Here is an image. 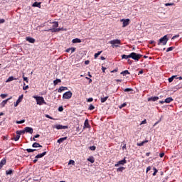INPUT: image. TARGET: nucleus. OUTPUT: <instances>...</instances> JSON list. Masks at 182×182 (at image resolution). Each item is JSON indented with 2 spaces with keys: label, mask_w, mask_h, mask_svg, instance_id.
<instances>
[{
  "label": "nucleus",
  "mask_w": 182,
  "mask_h": 182,
  "mask_svg": "<svg viewBox=\"0 0 182 182\" xmlns=\"http://www.w3.org/2000/svg\"><path fill=\"white\" fill-rule=\"evenodd\" d=\"M75 50H76V48H68L65 52H67L68 53H69V52L71 51V53H73V52H75Z\"/></svg>",
  "instance_id": "a211bd4d"
},
{
  "label": "nucleus",
  "mask_w": 182,
  "mask_h": 182,
  "mask_svg": "<svg viewBox=\"0 0 182 182\" xmlns=\"http://www.w3.org/2000/svg\"><path fill=\"white\" fill-rule=\"evenodd\" d=\"M84 127L86 129H89L90 127V125L89 124L88 119H85V123H84Z\"/></svg>",
  "instance_id": "2eb2a0df"
},
{
  "label": "nucleus",
  "mask_w": 182,
  "mask_h": 182,
  "mask_svg": "<svg viewBox=\"0 0 182 182\" xmlns=\"http://www.w3.org/2000/svg\"><path fill=\"white\" fill-rule=\"evenodd\" d=\"M174 3H166L165 4V6H173Z\"/></svg>",
  "instance_id": "a19ab883"
},
{
  "label": "nucleus",
  "mask_w": 182,
  "mask_h": 182,
  "mask_svg": "<svg viewBox=\"0 0 182 182\" xmlns=\"http://www.w3.org/2000/svg\"><path fill=\"white\" fill-rule=\"evenodd\" d=\"M174 49V47H169L166 49V52H171Z\"/></svg>",
  "instance_id": "79ce46f5"
},
{
  "label": "nucleus",
  "mask_w": 182,
  "mask_h": 182,
  "mask_svg": "<svg viewBox=\"0 0 182 182\" xmlns=\"http://www.w3.org/2000/svg\"><path fill=\"white\" fill-rule=\"evenodd\" d=\"M178 35H177V36H174L173 38H172V39H176V38H178Z\"/></svg>",
  "instance_id": "338daca9"
},
{
  "label": "nucleus",
  "mask_w": 182,
  "mask_h": 182,
  "mask_svg": "<svg viewBox=\"0 0 182 182\" xmlns=\"http://www.w3.org/2000/svg\"><path fill=\"white\" fill-rule=\"evenodd\" d=\"M68 164H70H70H73V166H74V165H75V161H73V160H70Z\"/></svg>",
  "instance_id": "8fccbe9b"
},
{
  "label": "nucleus",
  "mask_w": 182,
  "mask_h": 182,
  "mask_svg": "<svg viewBox=\"0 0 182 182\" xmlns=\"http://www.w3.org/2000/svg\"><path fill=\"white\" fill-rule=\"evenodd\" d=\"M65 89V87L62 86V87H60V88L58 89V93H62V92H63V90Z\"/></svg>",
  "instance_id": "58836bf2"
},
{
  "label": "nucleus",
  "mask_w": 182,
  "mask_h": 182,
  "mask_svg": "<svg viewBox=\"0 0 182 182\" xmlns=\"http://www.w3.org/2000/svg\"><path fill=\"white\" fill-rule=\"evenodd\" d=\"M32 147L37 149L38 147H42V145H40L39 143L35 142L33 144Z\"/></svg>",
  "instance_id": "aec40b11"
},
{
  "label": "nucleus",
  "mask_w": 182,
  "mask_h": 182,
  "mask_svg": "<svg viewBox=\"0 0 182 182\" xmlns=\"http://www.w3.org/2000/svg\"><path fill=\"white\" fill-rule=\"evenodd\" d=\"M68 137L65 136L63 138H60L57 141L58 143H59V144H60V143H63V141H65V140H67Z\"/></svg>",
  "instance_id": "f3484780"
},
{
  "label": "nucleus",
  "mask_w": 182,
  "mask_h": 182,
  "mask_svg": "<svg viewBox=\"0 0 182 182\" xmlns=\"http://www.w3.org/2000/svg\"><path fill=\"white\" fill-rule=\"evenodd\" d=\"M33 8H41V2L36 1L32 4Z\"/></svg>",
  "instance_id": "4468645a"
},
{
  "label": "nucleus",
  "mask_w": 182,
  "mask_h": 182,
  "mask_svg": "<svg viewBox=\"0 0 182 182\" xmlns=\"http://www.w3.org/2000/svg\"><path fill=\"white\" fill-rule=\"evenodd\" d=\"M12 173H14V170H12V169H9V170L6 171V176H11V174H12Z\"/></svg>",
  "instance_id": "393cba45"
},
{
  "label": "nucleus",
  "mask_w": 182,
  "mask_h": 182,
  "mask_svg": "<svg viewBox=\"0 0 182 182\" xmlns=\"http://www.w3.org/2000/svg\"><path fill=\"white\" fill-rule=\"evenodd\" d=\"M109 43L112 45V48H119L120 46L119 45L122 44V41H120V40L119 39H115V40L110 41Z\"/></svg>",
  "instance_id": "f03ea898"
},
{
  "label": "nucleus",
  "mask_w": 182,
  "mask_h": 182,
  "mask_svg": "<svg viewBox=\"0 0 182 182\" xmlns=\"http://www.w3.org/2000/svg\"><path fill=\"white\" fill-rule=\"evenodd\" d=\"M121 22H122V28H126V26H128V25L130 23V19L122 18L121 19Z\"/></svg>",
  "instance_id": "39448f33"
},
{
  "label": "nucleus",
  "mask_w": 182,
  "mask_h": 182,
  "mask_svg": "<svg viewBox=\"0 0 182 182\" xmlns=\"http://www.w3.org/2000/svg\"><path fill=\"white\" fill-rule=\"evenodd\" d=\"M142 56H143V55L137 54L136 53H130V58L132 59H133L134 60H136L137 62H139V60H140V58H141Z\"/></svg>",
  "instance_id": "20e7f679"
},
{
  "label": "nucleus",
  "mask_w": 182,
  "mask_h": 182,
  "mask_svg": "<svg viewBox=\"0 0 182 182\" xmlns=\"http://www.w3.org/2000/svg\"><path fill=\"white\" fill-rule=\"evenodd\" d=\"M87 160V161H90V163H95V157L93 156H90Z\"/></svg>",
  "instance_id": "b1692460"
},
{
  "label": "nucleus",
  "mask_w": 182,
  "mask_h": 182,
  "mask_svg": "<svg viewBox=\"0 0 182 182\" xmlns=\"http://www.w3.org/2000/svg\"><path fill=\"white\" fill-rule=\"evenodd\" d=\"M124 167H119V168H117V172H122L123 171V170H124Z\"/></svg>",
  "instance_id": "4c0bfd02"
},
{
  "label": "nucleus",
  "mask_w": 182,
  "mask_h": 182,
  "mask_svg": "<svg viewBox=\"0 0 182 182\" xmlns=\"http://www.w3.org/2000/svg\"><path fill=\"white\" fill-rule=\"evenodd\" d=\"M105 70H106V68L102 67V71L103 72V73H105Z\"/></svg>",
  "instance_id": "e2e57ef3"
},
{
  "label": "nucleus",
  "mask_w": 182,
  "mask_h": 182,
  "mask_svg": "<svg viewBox=\"0 0 182 182\" xmlns=\"http://www.w3.org/2000/svg\"><path fill=\"white\" fill-rule=\"evenodd\" d=\"M127 161H126V159H124L123 160L119 161L117 164L114 165L115 167H119V166H124Z\"/></svg>",
  "instance_id": "0eeeda50"
},
{
  "label": "nucleus",
  "mask_w": 182,
  "mask_h": 182,
  "mask_svg": "<svg viewBox=\"0 0 182 182\" xmlns=\"http://www.w3.org/2000/svg\"><path fill=\"white\" fill-rule=\"evenodd\" d=\"M19 139H21V135L17 134V135L16 136V137H14V140L15 141H18V140H19Z\"/></svg>",
  "instance_id": "c9c22d12"
},
{
  "label": "nucleus",
  "mask_w": 182,
  "mask_h": 182,
  "mask_svg": "<svg viewBox=\"0 0 182 182\" xmlns=\"http://www.w3.org/2000/svg\"><path fill=\"white\" fill-rule=\"evenodd\" d=\"M90 150H92L93 151H95V150H96V146H92L90 147Z\"/></svg>",
  "instance_id": "603ef678"
},
{
  "label": "nucleus",
  "mask_w": 182,
  "mask_h": 182,
  "mask_svg": "<svg viewBox=\"0 0 182 182\" xmlns=\"http://www.w3.org/2000/svg\"><path fill=\"white\" fill-rule=\"evenodd\" d=\"M46 151L43 152L42 154H38L35 156V159H42L44 156H46Z\"/></svg>",
  "instance_id": "9b49d317"
},
{
  "label": "nucleus",
  "mask_w": 182,
  "mask_h": 182,
  "mask_svg": "<svg viewBox=\"0 0 182 182\" xmlns=\"http://www.w3.org/2000/svg\"><path fill=\"white\" fill-rule=\"evenodd\" d=\"M22 99H23V95H21L16 100V103L14 104V107H16V106H18V105H19L21 102H22Z\"/></svg>",
  "instance_id": "1a4fd4ad"
},
{
  "label": "nucleus",
  "mask_w": 182,
  "mask_h": 182,
  "mask_svg": "<svg viewBox=\"0 0 182 182\" xmlns=\"http://www.w3.org/2000/svg\"><path fill=\"white\" fill-rule=\"evenodd\" d=\"M70 97H72V92L70 91L65 92L63 95V99L68 100V99H70Z\"/></svg>",
  "instance_id": "423d86ee"
},
{
  "label": "nucleus",
  "mask_w": 182,
  "mask_h": 182,
  "mask_svg": "<svg viewBox=\"0 0 182 182\" xmlns=\"http://www.w3.org/2000/svg\"><path fill=\"white\" fill-rule=\"evenodd\" d=\"M80 42H82V40L80 38L73 39V43H80Z\"/></svg>",
  "instance_id": "4be33fe9"
},
{
  "label": "nucleus",
  "mask_w": 182,
  "mask_h": 182,
  "mask_svg": "<svg viewBox=\"0 0 182 182\" xmlns=\"http://www.w3.org/2000/svg\"><path fill=\"white\" fill-rule=\"evenodd\" d=\"M33 98L36 99V103L37 105H39V106H42V105H46V102L45 101L43 97L33 96Z\"/></svg>",
  "instance_id": "f257e3e1"
},
{
  "label": "nucleus",
  "mask_w": 182,
  "mask_h": 182,
  "mask_svg": "<svg viewBox=\"0 0 182 182\" xmlns=\"http://www.w3.org/2000/svg\"><path fill=\"white\" fill-rule=\"evenodd\" d=\"M122 59H129V58H130V54L128 55L124 54V55H122Z\"/></svg>",
  "instance_id": "72a5a7b5"
},
{
  "label": "nucleus",
  "mask_w": 182,
  "mask_h": 182,
  "mask_svg": "<svg viewBox=\"0 0 182 182\" xmlns=\"http://www.w3.org/2000/svg\"><path fill=\"white\" fill-rule=\"evenodd\" d=\"M53 29H55V28H58L59 26V23L58 21L53 22Z\"/></svg>",
  "instance_id": "5701e85b"
},
{
  "label": "nucleus",
  "mask_w": 182,
  "mask_h": 182,
  "mask_svg": "<svg viewBox=\"0 0 182 182\" xmlns=\"http://www.w3.org/2000/svg\"><path fill=\"white\" fill-rule=\"evenodd\" d=\"M23 79L24 82H26V83H28V77H25L24 75H23Z\"/></svg>",
  "instance_id": "3c124183"
},
{
  "label": "nucleus",
  "mask_w": 182,
  "mask_h": 182,
  "mask_svg": "<svg viewBox=\"0 0 182 182\" xmlns=\"http://www.w3.org/2000/svg\"><path fill=\"white\" fill-rule=\"evenodd\" d=\"M25 133H30V134H32L33 133V129L32 127H26L24 129Z\"/></svg>",
  "instance_id": "6e6552de"
},
{
  "label": "nucleus",
  "mask_w": 182,
  "mask_h": 182,
  "mask_svg": "<svg viewBox=\"0 0 182 182\" xmlns=\"http://www.w3.org/2000/svg\"><path fill=\"white\" fill-rule=\"evenodd\" d=\"M55 129H57V130H62V129H68V126L57 124L55 125Z\"/></svg>",
  "instance_id": "9d476101"
},
{
  "label": "nucleus",
  "mask_w": 182,
  "mask_h": 182,
  "mask_svg": "<svg viewBox=\"0 0 182 182\" xmlns=\"http://www.w3.org/2000/svg\"><path fill=\"white\" fill-rule=\"evenodd\" d=\"M50 32H59L60 31H62V28H51L50 29Z\"/></svg>",
  "instance_id": "bb28decb"
},
{
  "label": "nucleus",
  "mask_w": 182,
  "mask_h": 182,
  "mask_svg": "<svg viewBox=\"0 0 182 182\" xmlns=\"http://www.w3.org/2000/svg\"><path fill=\"white\" fill-rule=\"evenodd\" d=\"M95 109V106L93 105H90L89 110H93Z\"/></svg>",
  "instance_id": "a18cd8bd"
},
{
  "label": "nucleus",
  "mask_w": 182,
  "mask_h": 182,
  "mask_svg": "<svg viewBox=\"0 0 182 182\" xmlns=\"http://www.w3.org/2000/svg\"><path fill=\"white\" fill-rule=\"evenodd\" d=\"M6 96H8V95H6V94L0 95V97H1V99H5V97H6Z\"/></svg>",
  "instance_id": "49530a36"
},
{
  "label": "nucleus",
  "mask_w": 182,
  "mask_h": 182,
  "mask_svg": "<svg viewBox=\"0 0 182 182\" xmlns=\"http://www.w3.org/2000/svg\"><path fill=\"white\" fill-rule=\"evenodd\" d=\"M159 157H161V158L164 157V153H161V154H159Z\"/></svg>",
  "instance_id": "052dcab7"
},
{
  "label": "nucleus",
  "mask_w": 182,
  "mask_h": 182,
  "mask_svg": "<svg viewBox=\"0 0 182 182\" xmlns=\"http://www.w3.org/2000/svg\"><path fill=\"white\" fill-rule=\"evenodd\" d=\"M102 51H98L97 53L95 54V59H96L97 58H98L100 56V55H101Z\"/></svg>",
  "instance_id": "f704fd0d"
},
{
  "label": "nucleus",
  "mask_w": 182,
  "mask_h": 182,
  "mask_svg": "<svg viewBox=\"0 0 182 182\" xmlns=\"http://www.w3.org/2000/svg\"><path fill=\"white\" fill-rule=\"evenodd\" d=\"M34 137H35L36 139H38V138L41 137V135L36 134V135L34 136Z\"/></svg>",
  "instance_id": "69168bd1"
},
{
  "label": "nucleus",
  "mask_w": 182,
  "mask_h": 182,
  "mask_svg": "<svg viewBox=\"0 0 182 182\" xmlns=\"http://www.w3.org/2000/svg\"><path fill=\"white\" fill-rule=\"evenodd\" d=\"M174 77H177V75H173L168 78L169 83H171V82H173V80H174Z\"/></svg>",
  "instance_id": "473e14b6"
},
{
  "label": "nucleus",
  "mask_w": 182,
  "mask_h": 182,
  "mask_svg": "<svg viewBox=\"0 0 182 182\" xmlns=\"http://www.w3.org/2000/svg\"><path fill=\"white\" fill-rule=\"evenodd\" d=\"M116 72H117V68L111 71V73H115Z\"/></svg>",
  "instance_id": "680f3d73"
},
{
  "label": "nucleus",
  "mask_w": 182,
  "mask_h": 182,
  "mask_svg": "<svg viewBox=\"0 0 182 182\" xmlns=\"http://www.w3.org/2000/svg\"><path fill=\"white\" fill-rule=\"evenodd\" d=\"M60 82H62L60 79H56L55 80L53 81L54 86H56V85H58V83H60Z\"/></svg>",
  "instance_id": "cd10ccee"
},
{
  "label": "nucleus",
  "mask_w": 182,
  "mask_h": 182,
  "mask_svg": "<svg viewBox=\"0 0 182 182\" xmlns=\"http://www.w3.org/2000/svg\"><path fill=\"white\" fill-rule=\"evenodd\" d=\"M150 170H151V166H148L146 168V173H149V171H150Z\"/></svg>",
  "instance_id": "864d4df0"
},
{
  "label": "nucleus",
  "mask_w": 182,
  "mask_h": 182,
  "mask_svg": "<svg viewBox=\"0 0 182 182\" xmlns=\"http://www.w3.org/2000/svg\"><path fill=\"white\" fill-rule=\"evenodd\" d=\"M87 102H93V98L90 97L87 100Z\"/></svg>",
  "instance_id": "0e129e2a"
},
{
  "label": "nucleus",
  "mask_w": 182,
  "mask_h": 182,
  "mask_svg": "<svg viewBox=\"0 0 182 182\" xmlns=\"http://www.w3.org/2000/svg\"><path fill=\"white\" fill-rule=\"evenodd\" d=\"M58 112H63V107H60L58 108Z\"/></svg>",
  "instance_id": "13d9d810"
},
{
  "label": "nucleus",
  "mask_w": 182,
  "mask_h": 182,
  "mask_svg": "<svg viewBox=\"0 0 182 182\" xmlns=\"http://www.w3.org/2000/svg\"><path fill=\"white\" fill-rule=\"evenodd\" d=\"M107 99H109V96H107L105 97H101V103H105V102H106Z\"/></svg>",
  "instance_id": "2f4dec72"
},
{
  "label": "nucleus",
  "mask_w": 182,
  "mask_h": 182,
  "mask_svg": "<svg viewBox=\"0 0 182 182\" xmlns=\"http://www.w3.org/2000/svg\"><path fill=\"white\" fill-rule=\"evenodd\" d=\"M11 98H9V99H7V100H4L1 103V106L4 107H5V105H6V103H8V101L10 100Z\"/></svg>",
  "instance_id": "c756f323"
},
{
  "label": "nucleus",
  "mask_w": 182,
  "mask_h": 182,
  "mask_svg": "<svg viewBox=\"0 0 182 182\" xmlns=\"http://www.w3.org/2000/svg\"><path fill=\"white\" fill-rule=\"evenodd\" d=\"M28 89H29V86H28V85H26V86L23 87V90H28Z\"/></svg>",
  "instance_id": "5fc2aeb1"
},
{
  "label": "nucleus",
  "mask_w": 182,
  "mask_h": 182,
  "mask_svg": "<svg viewBox=\"0 0 182 182\" xmlns=\"http://www.w3.org/2000/svg\"><path fill=\"white\" fill-rule=\"evenodd\" d=\"M124 149H126V144H124V146H122V149L124 150Z\"/></svg>",
  "instance_id": "774afa93"
},
{
  "label": "nucleus",
  "mask_w": 182,
  "mask_h": 182,
  "mask_svg": "<svg viewBox=\"0 0 182 182\" xmlns=\"http://www.w3.org/2000/svg\"><path fill=\"white\" fill-rule=\"evenodd\" d=\"M173 98L169 97L166 98L164 100V102H165V103H171V102H173Z\"/></svg>",
  "instance_id": "412c9836"
},
{
  "label": "nucleus",
  "mask_w": 182,
  "mask_h": 182,
  "mask_svg": "<svg viewBox=\"0 0 182 182\" xmlns=\"http://www.w3.org/2000/svg\"><path fill=\"white\" fill-rule=\"evenodd\" d=\"M124 92H133V89L132 88H126L124 90Z\"/></svg>",
  "instance_id": "37998d69"
},
{
  "label": "nucleus",
  "mask_w": 182,
  "mask_h": 182,
  "mask_svg": "<svg viewBox=\"0 0 182 182\" xmlns=\"http://www.w3.org/2000/svg\"><path fill=\"white\" fill-rule=\"evenodd\" d=\"M147 123V122L146 121V119L143 120L141 122V124H146Z\"/></svg>",
  "instance_id": "4d7b16f0"
},
{
  "label": "nucleus",
  "mask_w": 182,
  "mask_h": 182,
  "mask_svg": "<svg viewBox=\"0 0 182 182\" xmlns=\"http://www.w3.org/2000/svg\"><path fill=\"white\" fill-rule=\"evenodd\" d=\"M25 122V119H22L21 121H16V123L17 124H22V123H23Z\"/></svg>",
  "instance_id": "ea45409f"
},
{
  "label": "nucleus",
  "mask_w": 182,
  "mask_h": 182,
  "mask_svg": "<svg viewBox=\"0 0 182 182\" xmlns=\"http://www.w3.org/2000/svg\"><path fill=\"white\" fill-rule=\"evenodd\" d=\"M46 117H47V119H50L51 120H55V118L50 117L49 114H46Z\"/></svg>",
  "instance_id": "c03bdc74"
},
{
  "label": "nucleus",
  "mask_w": 182,
  "mask_h": 182,
  "mask_svg": "<svg viewBox=\"0 0 182 182\" xmlns=\"http://www.w3.org/2000/svg\"><path fill=\"white\" fill-rule=\"evenodd\" d=\"M26 151L28 153H33V151H36V149H27Z\"/></svg>",
  "instance_id": "e433bc0d"
},
{
  "label": "nucleus",
  "mask_w": 182,
  "mask_h": 182,
  "mask_svg": "<svg viewBox=\"0 0 182 182\" xmlns=\"http://www.w3.org/2000/svg\"><path fill=\"white\" fill-rule=\"evenodd\" d=\"M16 134H18L21 136V134H25V130H20V131H16Z\"/></svg>",
  "instance_id": "c85d7f7f"
},
{
  "label": "nucleus",
  "mask_w": 182,
  "mask_h": 182,
  "mask_svg": "<svg viewBox=\"0 0 182 182\" xmlns=\"http://www.w3.org/2000/svg\"><path fill=\"white\" fill-rule=\"evenodd\" d=\"M154 172L153 173V176H156L159 171L156 168H154Z\"/></svg>",
  "instance_id": "09e8293b"
},
{
  "label": "nucleus",
  "mask_w": 182,
  "mask_h": 182,
  "mask_svg": "<svg viewBox=\"0 0 182 182\" xmlns=\"http://www.w3.org/2000/svg\"><path fill=\"white\" fill-rule=\"evenodd\" d=\"M89 63H90V60H85V65H89Z\"/></svg>",
  "instance_id": "bf43d9fd"
},
{
  "label": "nucleus",
  "mask_w": 182,
  "mask_h": 182,
  "mask_svg": "<svg viewBox=\"0 0 182 182\" xmlns=\"http://www.w3.org/2000/svg\"><path fill=\"white\" fill-rule=\"evenodd\" d=\"M126 106H127V104H126L125 102L122 104L121 106L119 107V109H122V107H126Z\"/></svg>",
  "instance_id": "de8ad7c7"
},
{
  "label": "nucleus",
  "mask_w": 182,
  "mask_h": 182,
  "mask_svg": "<svg viewBox=\"0 0 182 182\" xmlns=\"http://www.w3.org/2000/svg\"><path fill=\"white\" fill-rule=\"evenodd\" d=\"M26 41H27V42H29V43H35L36 40L32 37H26Z\"/></svg>",
  "instance_id": "f8f14e48"
},
{
  "label": "nucleus",
  "mask_w": 182,
  "mask_h": 182,
  "mask_svg": "<svg viewBox=\"0 0 182 182\" xmlns=\"http://www.w3.org/2000/svg\"><path fill=\"white\" fill-rule=\"evenodd\" d=\"M156 100H159V97H151L148 98V102H156Z\"/></svg>",
  "instance_id": "ddd939ff"
},
{
  "label": "nucleus",
  "mask_w": 182,
  "mask_h": 182,
  "mask_svg": "<svg viewBox=\"0 0 182 182\" xmlns=\"http://www.w3.org/2000/svg\"><path fill=\"white\" fill-rule=\"evenodd\" d=\"M121 75H123V76H126V75H130V73L129 72V70H126L122 71L121 73Z\"/></svg>",
  "instance_id": "a878e982"
},
{
  "label": "nucleus",
  "mask_w": 182,
  "mask_h": 182,
  "mask_svg": "<svg viewBox=\"0 0 182 182\" xmlns=\"http://www.w3.org/2000/svg\"><path fill=\"white\" fill-rule=\"evenodd\" d=\"M12 80H16V78H14V77H9L7 80H6V82H12Z\"/></svg>",
  "instance_id": "7c9ffc66"
},
{
  "label": "nucleus",
  "mask_w": 182,
  "mask_h": 182,
  "mask_svg": "<svg viewBox=\"0 0 182 182\" xmlns=\"http://www.w3.org/2000/svg\"><path fill=\"white\" fill-rule=\"evenodd\" d=\"M167 42H168V38H167V35H165L164 37L161 38L159 40L158 45H167Z\"/></svg>",
  "instance_id": "7ed1b4c3"
},
{
  "label": "nucleus",
  "mask_w": 182,
  "mask_h": 182,
  "mask_svg": "<svg viewBox=\"0 0 182 182\" xmlns=\"http://www.w3.org/2000/svg\"><path fill=\"white\" fill-rule=\"evenodd\" d=\"M0 23H5V19L0 18Z\"/></svg>",
  "instance_id": "6e6d98bb"
},
{
  "label": "nucleus",
  "mask_w": 182,
  "mask_h": 182,
  "mask_svg": "<svg viewBox=\"0 0 182 182\" xmlns=\"http://www.w3.org/2000/svg\"><path fill=\"white\" fill-rule=\"evenodd\" d=\"M5 164H6V159H4L0 162V170L1 167H4V166H5Z\"/></svg>",
  "instance_id": "dca6fc26"
},
{
  "label": "nucleus",
  "mask_w": 182,
  "mask_h": 182,
  "mask_svg": "<svg viewBox=\"0 0 182 182\" xmlns=\"http://www.w3.org/2000/svg\"><path fill=\"white\" fill-rule=\"evenodd\" d=\"M146 143H149V140H145L140 143H138L137 146H139L140 147H141V146H144V144H146Z\"/></svg>",
  "instance_id": "6ab92c4d"
}]
</instances>
